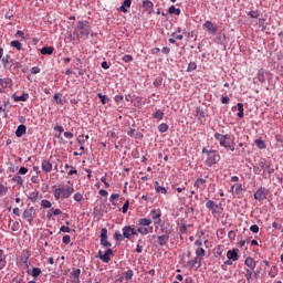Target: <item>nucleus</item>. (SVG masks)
<instances>
[{
	"mask_svg": "<svg viewBox=\"0 0 283 283\" xmlns=\"http://www.w3.org/2000/svg\"><path fill=\"white\" fill-rule=\"evenodd\" d=\"M202 154H207L206 165L207 167H213L220 163V155L216 150H207V148L202 149Z\"/></svg>",
	"mask_w": 283,
	"mask_h": 283,
	"instance_id": "f257e3e1",
	"label": "nucleus"
},
{
	"mask_svg": "<svg viewBox=\"0 0 283 283\" xmlns=\"http://www.w3.org/2000/svg\"><path fill=\"white\" fill-rule=\"evenodd\" d=\"M75 32H78L81 36H84L85 39H87L90 36V33L92 32V27L87 21H78L75 28Z\"/></svg>",
	"mask_w": 283,
	"mask_h": 283,
	"instance_id": "f03ea898",
	"label": "nucleus"
},
{
	"mask_svg": "<svg viewBox=\"0 0 283 283\" xmlns=\"http://www.w3.org/2000/svg\"><path fill=\"white\" fill-rule=\"evenodd\" d=\"M214 138L219 140L221 147H226L227 149H230V151H235V146L229 143V140H231L230 135H222L220 133H216Z\"/></svg>",
	"mask_w": 283,
	"mask_h": 283,
	"instance_id": "7ed1b4c3",
	"label": "nucleus"
},
{
	"mask_svg": "<svg viewBox=\"0 0 283 283\" xmlns=\"http://www.w3.org/2000/svg\"><path fill=\"white\" fill-rule=\"evenodd\" d=\"M123 235L127 240H132V235H138V231L134 226H126L123 228Z\"/></svg>",
	"mask_w": 283,
	"mask_h": 283,
	"instance_id": "20e7f679",
	"label": "nucleus"
},
{
	"mask_svg": "<svg viewBox=\"0 0 283 283\" xmlns=\"http://www.w3.org/2000/svg\"><path fill=\"white\" fill-rule=\"evenodd\" d=\"M196 258H195V260H192V261H190L189 262V264L191 265V266H196V264H200V262H202V258H203V255H205V249H202V248H197V250H196Z\"/></svg>",
	"mask_w": 283,
	"mask_h": 283,
	"instance_id": "39448f33",
	"label": "nucleus"
},
{
	"mask_svg": "<svg viewBox=\"0 0 283 283\" xmlns=\"http://www.w3.org/2000/svg\"><path fill=\"white\" fill-rule=\"evenodd\" d=\"M36 213V210L31 207L23 212L24 220H28L29 224H32V220H34V214Z\"/></svg>",
	"mask_w": 283,
	"mask_h": 283,
	"instance_id": "423d86ee",
	"label": "nucleus"
},
{
	"mask_svg": "<svg viewBox=\"0 0 283 283\" xmlns=\"http://www.w3.org/2000/svg\"><path fill=\"white\" fill-rule=\"evenodd\" d=\"M112 255H114V251L112 249L106 250L104 254L103 251H98V258L102 262H109Z\"/></svg>",
	"mask_w": 283,
	"mask_h": 283,
	"instance_id": "0eeeda50",
	"label": "nucleus"
},
{
	"mask_svg": "<svg viewBox=\"0 0 283 283\" xmlns=\"http://www.w3.org/2000/svg\"><path fill=\"white\" fill-rule=\"evenodd\" d=\"M60 190L62 192V198H70V196L74 193V187L72 186L62 187Z\"/></svg>",
	"mask_w": 283,
	"mask_h": 283,
	"instance_id": "6e6552de",
	"label": "nucleus"
},
{
	"mask_svg": "<svg viewBox=\"0 0 283 283\" xmlns=\"http://www.w3.org/2000/svg\"><path fill=\"white\" fill-rule=\"evenodd\" d=\"M10 87H12V80L10 78L0 80V92H6L4 90H8Z\"/></svg>",
	"mask_w": 283,
	"mask_h": 283,
	"instance_id": "1a4fd4ad",
	"label": "nucleus"
},
{
	"mask_svg": "<svg viewBox=\"0 0 283 283\" xmlns=\"http://www.w3.org/2000/svg\"><path fill=\"white\" fill-rule=\"evenodd\" d=\"M259 167L262 169V171H268V174H274L275 170L273 168H271V166L269 164H266L265 160H261L259 163Z\"/></svg>",
	"mask_w": 283,
	"mask_h": 283,
	"instance_id": "9d476101",
	"label": "nucleus"
},
{
	"mask_svg": "<svg viewBox=\"0 0 283 283\" xmlns=\"http://www.w3.org/2000/svg\"><path fill=\"white\" fill-rule=\"evenodd\" d=\"M228 260H232V262H238V249H232L227 252Z\"/></svg>",
	"mask_w": 283,
	"mask_h": 283,
	"instance_id": "9b49d317",
	"label": "nucleus"
},
{
	"mask_svg": "<svg viewBox=\"0 0 283 283\" xmlns=\"http://www.w3.org/2000/svg\"><path fill=\"white\" fill-rule=\"evenodd\" d=\"M151 219L155 220V224H160V210H151L150 211Z\"/></svg>",
	"mask_w": 283,
	"mask_h": 283,
	"instance_id": "f8f14e48",
	"label": "nucleus"
},
{
	"mask_svg": "<svg viewBox=\"0 0 283 283\" xmlns=\"http://www.w3.org/2000/svg\"><path fill=\"white\" fill-rule=\"evenodd\" d=\"M254 198L259 200V202H262V200H266V193L264 192V189H258V191L254 193Z\"/></svg>",
	"mask_w": 283,
	"mask_h": 283,
	"instance_id": "ddd939ff",
	"label": "nucleus"
},
{
	"mask_svg": "<svg viewBox=\"0 0 283 283\" xmlns=\"http://www.w3.org/2000/svg\"><path fill=\"white\" fill-rule=\"evenodd\" d=\"M203 28H207L208 31L212 34H216V32H218V27L213 25V22L211 21H206Z\"/></svg>",
	"mask_w": 283,
	"mask_h": 283,
	"instance_id": "4468645a",
	"label": "nucleus"
},
{
	"mask_svg": "<svg viewBox=\"0 0 283 283\" xmlns=\"http://www.w3.org/2000/svg\"><path fill=\"white\" fill-rule=\"evenodd\" d=\"M157 242L159 247H165V244L169 242V235L164 234V235L157 237Z\"/></svg>",
	"mask_w": 283,
	"mask_h": 283,
	"instance_id": "2eb2a0df",
	"label": "nucleus"
},
{
	"mask_svg": "<svg viewBox=\"0 0 283 283\" xmlns=\"http://www.w3.org/2000/svg\"><path fill=\"white\" fill-rule=\"evenodd\" d=\"M245 266H248L249 269H251V271L255 270V260H253V258L248 256L244 261Z\"/></svg>",
	"mask_w": 283,
	"mask_h": 283,
	"instance_id": "dca6fc26",
	"label": "nucleus"
},
{
	"mask_svg": "<svg viewBox=\"0 0 283 283\" xmlns=\"http://www.w3.org/2000/svg\"><path fill=\"white\" fill-rule=\"evenodd\" d=\"M42 170L45 174H50V171H52V164L48 160L42 161Z\"/></svg>",
	"mask_w": 283,
	"mask_h": 283,
	"instance_id": "f3484780",
	"label": "nucleus"
},
{
	"mask_svg": "<svg viewBox=\"0 0 283 283\" xmlns=\"http://www.w3.org/2000/svg\"><path fill=\"white\" fill-rule=\"evenodd\" d=\"M127 8H132V0H125L119 7V11L126 13Z\"/></svg>",
	"mask_w": 283,
	"mask_h": 283,
	"instance_id": "a211bd4d",
	"label": "nucleus"
},
{
	"mask_svg": "<svg viewBox=\"0 0 283 283\" xmlns=\"http://www.w3.org/2000/svg\"><path fill=\"white\" fill-rule=\"evenodd\" d=\"M25 132H27L25 125H19L17 130H15V136L18 138H21V136H23V134H25Z\"/></svg>",
	"mask_w": 283,
	"mask_h": 283,
	"instance_id": "6ab92c4d",
	"label": "nucleus"
},
{
	"mask_svg": "<svg viewBox=\"0 0 283 283\" xmlns=\"http://www.w3.org/2000/svg\"><path fill=\"white\" fill-rule=\"evenodd\" d=\"M266 74L268 73L263 69L259 70L258 78H259L260 83H266Z\"/></svg>",
	"mask_w": 283,
	"mask_h": 283,
	"instance_id": "aec40b11",
	"label": "nucleus"
},
{
	"mask_svg": "<svg viewBox=\"0 0 283 283\" xmlns=\"http://www.w3.org/2000/svg\"><path fill=\"white\" fill-rule=\"evenodd\" d=\"M206 207L213 213V211L218 209V203H216L214 201L208 200L206 203Z\"/></svg>",
	"mask_w": 283,
	"mask_h": 283,
	"instance_id": "412c9836",
	"label": "nucleus"
},
{
	"mask_svg": "<svg viewBox=\"0 0 283 283\" xmlns=\"http://www.w3.org/2000/svg\"><path fill=\"white\" fill-rule=\"evenodd\" d=\"M232 193L234 192L235 196H242V185H237L231 187Z\"/></svg>",
	"mask_w": 283,
	"mask_h": 283,
	"instance_id": "4be33fe9",
	"label": "nucleus"
},
{
	"mask_svg": "<svg viewBox=\"0 0 283 283\" xmlns=\"http://www.w3.org/2000/svg\"><path fill=\"white\" fill-rule=\"evenodd\" d=\"M6 254H3V250L0 249V271L6 269Z\"/></svg>",
	"mask_w": 283,
	"mask_h": 283,
	"instance_id": "5701e85b",
	"label": "nucleus"
},
{
	"mask_svg": "<svg viewBox=\"0 0 283 283\" xmlns=\"http://www.w3.org/2000/svg\"><path fill=\"white\" fill-rule=\"evenodd\" d=\"M237 109H238V116L239 118H244V104L238 103L237 104Z\"/></svg>",
	"mask_w": 283,
	"mask_h": 283,
	"instance_id": "b1692460",
	"label": "nucleus"
},
{
	"mask_svg": "<svg viewBox=\"0 0 283 283\" xmlns=\"http://www.w3.org/2000/svg\"><path fill=\"white\" fill-rule=\"evenodd\" d=\"M29 275H32V277H39L41 275V268H32V271L28 270Z\"/></svg>",
	"mask_w": 283,
	"mask_h": 283,
	"instance_id": "393cba45",
	"label": "nucleus"
},
{
	"mask_svg": "<svg viewBox=\"0 0 283 283\" xmlns=\"http://www.w3.org/2000/svg\"><path fill=\"white\" fill-rule=\"evenodd\" d=\"M61 213H63V211H61V209H54L52 208L48 214L46 218H52V216H61Z\"/></svg>",
	"mask_w": 283,
	"mask_h": 283,
	"instance_id": "a878e982",
	"label": "nucleus"
},
{
	"mask_svg": "<svg viewBox=\"0 0 283 283\" xmlns=\"http://www.w3.org/2000/svg\"><path fill=\"white\" fill-rule=\"evenodd\" d=\"M30 96L28 94H22V95H17V94H13V99L17 101V102H25L28 101Z\"/></svg>",
	"mask_w": 283,
	"mask_h": 283,
	"instance_id": "bb28decb",
	"label": "nucleus"
},
{
	"mask_svg": "<svg viewBox=\"0 0 283 283\" xmlns=\"http://www.w3.org/2000/svg\"><path fill=\"white\" fill-rule=\"evenodd\" d=\"M143 8L146 10H154V2H151L150 0H144L143 1Z\"/></svg>",
	"mask_w": 283,
	"mask_h": 283,
	"instance_id": "cd10ccee",
	"label": "nucleus"
},
{
	"mask_svg": "<svg viewBox=\"0 0 283 283\" xmlns=\"http://www.w3.org/2000/svg\"><path fill=\"white\" fill-rule=\"evenodd\" d=\"M90 140V135H80L78 137H77V143L80 144V145H85V143H87Z\"/></svg>",
	"mask_w": 283,
	"mask_h": 283,
	"instance_id": "c85d7f7f",
	"label": "nucleus"
},
{
	"mask_svg": "<svg viewBox=\"0 0 283 283\" xmlns=\"http://www.w3.org/2000/svg\"><path fill=\"white\" fill-rule=\"evenodd\" d=\"M54 53V48L52 46H44L41 49V54H53Z\"/></svg>",
	"mask_w": 283,
	"mask_h": 283,
	"instance_id": "c756f323",
	"label": "nucleus"
},
{
	"mask_svg": "<svg viewBox=\"0 0 283 283\" xmlns=\"http://www.w3.org/2000/svg\"><path fill=\"white\" fill-rule=\"evenodd\" d=\"M169 14H176L177 17H180V9L176 8V6H171L168 9Z\"/></svg>",
	"mask_w": 283,
	"mask_h": 283,
	"instance_id": "7c9ffc66",
	"label": "nucleus"
},
{
	"mask_svg": "<svg viewBox=\"0 0 283 283\" xmlns=\"http://www.w3.org/2000/svg\"><path fill=\"white\" fill-rule=\"evenodd\" d=\"M71 277L78 282V279L81 277V269L73 270V272L71 273Z\"/></svg>",
	"mask_w": 283,
	"mask_h": 283,
	"instance_id": "2f4dec72",
	"label": "nucleus"
},
{
	"mask_svg": "<svg viewBox=\"0 0 283 283\" xmlns=\"http://www.w3.org/2000/svg\"><path fill=\"white\" fill-rule=\"evenodd\" d=\"M139 224L140 227H149V224H151V219L142 218L139 219Z\"/></svg>",
	"mask_w": 283,
	"mask_h": 283,
	"instance_id": "473e14b6",
	"label": "nucleus"
},
{
	"mask_svg": "<svg viewBox=\"0 0 283 283\" xmlns=\"http://www.w3.org/2000/svg\"><path fill=\"white\" fill-rule=\"evenodd\" d=\"M155 185L157 193H167V189L165 187L159 186L158 181H156Z\"/></svg>",
	"mask_w": 283,
	"mask_h": 283,
	"instance_id": "72a5a7b5",
	"label": "nucleus"
},
{
	"mask_svg": "<svg viewBox=\"0 0 283 283\" xmlns=\"http://www.w3.org/2000/svg\"><path fill=\"white\" fill-rule=\"evenodd\" d=\"M153 117L157 118V120H163V118H165V113H163V111H156V113L153 114Z\"/></svg>",
	"mask_w": 283,
	"mask_h": 283,
	"instance_id": "f704fd0d",
	"label": "nucleus"
},
{
	"mask_svg": "<svg viewBox=\"0 0 283 283\" xmlns=\"http://www.w3.org/2000/svg\"><path fill=\"white\" fill-rule=\"evenodd\" d=\"M9 227H10V229L12 230V231H19V229H20V224H19V222L18 221H11L10 223H9Z\"/></svg>",
	"mask_w": 283,
	"mask_h": 283,
	"instance_id": "c9c22d12",
	"label": "nucleus"
},
{
	"mask_svg": "<svg viewBox=\"0 0 283 283\" xmlns=\"http://www.w3.org/2000/svg\"><path fill=\"white\" fill-rule=\"evenodd\" d=\"M11 48H15L17 50H21L23 48V45L21 44V42H19V40H13V41H11Z\"/></svg>",
	"mask_w": 283,
	"mask_h": 283,
	"instance_id": "e433bc0d",
	"label": "nucleus"
},
{
	"mask_svg": "<svg viewBox=\"0 0 283 283\" xmlns=\"http://www.w3.org/2000/svg\"><path fill=\"white\" fill-rule=\"evenodd\" d=\"M255 145L259 147V149H266V144L262 139H256Z\"/></svg>",
	"mask_w": 283,
	"mask_h": 283,
	"instance_id": "4c0bfd02",
	"label": "nucleus"
},
{
	"mask_svg": "<svg viewBox=\"0 0 283 283\" xmlns=\"http://www.w3.org/2000/svg\"><path fill=\"white\" fill-rule=\"evenodd\" d=\"M97 96L101 99V102L103 103V105H105L106 103H109V97H107V95H103V94L98 93Z\"/></svg>",
	"mask_w": 283,
	"mask_h": 283,
	"instance_id": "58836bf2",
	"label": "nucleus"
},
{
	"mask_svg": "<svg viewBox=\"0 0 283 283\" xmlns=\"http://www.w3.org/2000/svg\"><path fill=\"white\" fill-rule=\"evenodd\" d=\"M158 129H159V132H160V134H165V132H168V129H169V125H167V124H160L159 126H158Z\"/></svg>",
	"mask_w": 283,
	"mask_h": 283,
	"instance_id": "ea45409f",
	"label": "nucleus"
},
{
	"mask_svg": "<svg viewBox=\"0 0 283 283\" xmlns=\"http://www.w3.org/2000/svg\"><path fill=\"white\" fill-rule=\"evenodd\" d=\"M54 198H55V200H61V198H63V195L61 192V188H56L54 190Z\"/></svg>",
	"mask_w": 283,
	"mask_h": 283,
	"instance_id": "a19ab883",
	"label": "nucleus"
},
{
	"mask_svg": "<svg viewBox=\"0 0 283 283\" xmlns=\"http://www.w3.org/2000/svg\"><path fill=\"white\" fill-rule=\"evenodd\" d=\"M41 207H43V209H50L52 207V202L44 199L41 201Z\"/></svg>",
	"mask_w": 283,
	"mask_h": 283,
	"instance_id": "79ce46f5",
	"label": "nucleus"
},
{
	"mask_svg": "<svg viewBox=\"0 0 283 283\" xmlns=\"http://www.w3.org/2000/svg\"><path fill=\"white\" fill-rule=\"evenodd\" d=\"M251 277H253V270H247L245 271L247 282H251Z\"/></svg>",
	"mask_w": 283,
	"mask_h": 283,
	"instance_id": "37998d69",
	"label": "nucleus"
},
{
	"mask_svg": "<svg viewBox=\"0 0 283 283\" xmlns=\"http://www.w3.org/2000/svg\"><path fill=\"white\" fill-rule=\"evenodd\" d=\"M114 239L119 242H123L125 240V237L123 234H120L119 232H115Z\"/></svg>",
	"mask_w": 283,
	"mask_h": 283,
	"instance_id": "c03bdc74",
	"label": "nucleus"
},
{
	"mask_svg": "<svg viewBox=\"0 0 283 283\" xmlns=\"http://www.w3.org/2000/svg\"><path fill=\"white\" fill-rule=\"evenodd\" d=\"M137 233H140V235H147V233H149V230L147 228H138Z\"/></svg>",
	"mask_w": 283,
	"mask_h": 283,
	"instance_id": "a18cd8bd",
	"label": "nucleus"
},
{
	"mask_svg": "<svg viewBox=\"0 0 283 283\" xmlns=\"http://www.w3.org/2000/svg\"><path fill=\"white\" fill-rule=\"evenodd\" d=\"M205 182H207L206 179H197L196 182H195V187H202V185H205Z\"/></svg>",
	"mask_w": 283,
	"mask_h": 283,
	"instance_id": "49530a36",
	"label": "nucleus"
},
{
	"mask_svg": "<svg viewBox=\"0 0 283 283\" xmlns=\"http://www.w3.org/2000/svg\"><path fill=\"white\" fill-rule=\"evenodd\" d=\"M134 277V271L128 270L125 272V280H132Z\"/></svg>",
	"mask_w": 283,
	"mask_h": 283,
	"instance_id": "de8ad7c7",
	"label": "nucleus"
},
{
	"mask_svg": "<svg viewBox=\"0 0 283 283\" xmlns=\"http://www.w3.org/2000/svg\"><path fill=\"white\" fill-rule=\"evenodd\" d=\"M250 231H252V233H259L260 227H258V224H253L250 227Z\"/></svg>",
	"mask_w": 283,
	"mask_h": 283,
	"instance_id": "09e8293b",
	"label": "nucleus"
},
{
	"mask_svg": "<svg viewBox=\"0 0 283 283\" xmlns=\"http://www.w3.org/2000/svg\"><path fill=\"white\" fill-rule=\"evenodd\" d=\"M101 240H107V230L105 228L102 229Z\"/></svg>",
	"mask_w": 283,
	"mask_h": 283,
	"instance_id": "8fccbe9b",
	"label": "nucleus"
},
{
	"mask_svg": "<svg viewBox=\"0 0 283 283\" xmlns=\"http://www.w3.org/2000/svg\"><path fill=\"white\" fill-rule=\"evenodd\" d=\"M60 231H62V233H70L72 231V229H70V227H67V226H62Z\"/></svg>",
	"mask_w": 283,
	"mask_h": 283,
	"instance_id": "3c124183",
	"label": "nucleus"
},
{
	"mask_svg": "<svg viewBox=\"0 0 283 283\" xmlns=\"http://www.w3.org/2000/svg\"><path fill=\"white\" fill-rule=\"evenodd\" d=\"M62 241H63L64 244H70V242H72V239L70 238L69 234H66V235L63 237Z\"/></svg>",
	"mask_w": 283,
	"mask_h": 283,
	"instance_id": "603ef678",
	"label": "nucleus"
},
{
	"mask_svg": "<svg viewBox=\"0 0 283 283\" xmlns=\"http://www.w3.org/2000/svg\"><path fill=\"white\" fill-rule=\"evenodd\" d=\"M128 209H129V202L126 201V202L123 205V207H122L123 213H127Z\"/></svg>",
	"mask_w": 283,
	"mask_h": 283,
	"instance_id": "864d4df0",
	"label": "nucleus"
},
{
	"mask_svg": "<svg viewBox=\"0 0 283 283\" xmlns=\"http://www.w3.org/2000/svg\"><path fill=\"white\" fill-rule=\"evenodd\" d=\"M73 198L76 202H81V200H83V195L76 192Z\"/></svg>",
	"mask_w": 283,
	"mask_h": 283,
	"instance_id": "5fc2aeb1",
	"label": "nucleus"
},
{
	"mask_svg": "<svg viewBox=\"0 0 283 283\" xmlns=\"http://www.w3.org/2000/svg\"><path fill=\"white\" fill-rule=\"evenodd\" d=\"M13 180L18 182V185H23V178L21 176L13 177Z\"/></svg>",
	"mask_w": 283,
	"mask_h": 283,
	"instance_id": "6e6d98bb",
	"label": "nucleus"
},
{
	"mask_svg": "<svg viewBox=\"0 0 283 283\" xmlns=\"http://www.w3.org/2000/svg\"><path fill=\"white\" fill-rule=\"evenodd\" d=\"M123 61H125V63H129V62L134 61V57L132 55H124Z\"/></svg>",
	"mask_w": 283,
	"mask_h": 283,
	"instance_id": "4d7b16f0",
	"label": "nucleus"
},
{
	"mask_svg": "<svg viewBox=\"0 0 283 283\" xmlns=\"http://www.w3.org/2000/svg\"><path fill=\"white\" fill-rule=\"evenodd\" d=\"M102 247H112V243L107 241V239H101Z\"/></svg>",
	"mask_w": 283,
	"mask_h": 283,
	"instance_id": "13d9d810",
	"label": "nucleus"
},
{
	"mask_svg": "<svg viewBox=\"0 0 283 283\" xmlns=\"http://www.w3.org/2000/svg\"><path fill=\"white\" fill-rule=\"evenodd\" d=\"M55 132H59V136H61V134H63V132H65V129L63 128V126H55L54 127Z\"/></svg>",
	"mask_w": 283,
	"mask_h": 283,
	"instance_id": "bf43d9fd",
	"label": "nucleus"
},
{
	"mask_svg": "<svg viewBox=\"0 0 283 283\" xmlns=\"http://www.w3.org/2000/svg\"><path fill=\"white\" fill-rule=\"evenodd\" d=\"M19 174H20V176H25V174H28V168L21 167V168L19 169Z\"/></svg>",
	"mask_w": 283,
	"mask_h": 283,
	"instance_id": "052dcab7",
	"label": "nucleus"
},
{
	"mask_svg": "<svg viewBox=\"0 0 283 283\" xmlns=\"http://www.w3.org/2000/svg\"><path fill=\"white\" fill-rule=\"evenodd\" d=\"M8 192V187L0 184V196Z\"/></svg>",
	"mask_w": 283,
	"mask_h": 283,
	"instance_id": "680f3d73",
	"label": "nucleus"
},
{
	"mask_svg": "<svg viewBox=\"0 0 283 283\" xmlns=\"http://www.w3.org/2000/svg\"><path fill=\"white\" fill-rule=\"evenodd\" d=\"M53 98L54 101H56L57 105H61V103H63V99H61V96H59V94H55Z\"/></svg>",
	"mask_w": 283,
	"mask_h": 283,
	"instance_id": "e2e57ef3",
	"label": "nucleus"
},
{
	"mask_svg": "<svg viewBox=\"0 0 283 283\" xmlns=\"http://www.w3.org/2000/svg\"><path fill=\"white\" fill-rule=\"evenodd\" d=\"M265 20L264 19H259V25L262 28V30H266V25H264Z\"/></svg>",
	"mask_w": 283,
	"mask_h": 283,
	"instance_id": "0e129e2a",
	"label": "nucleus"
},
{
	"mask_svg": "<svg viewBox=\"0 0 283 283\" xmlns=\"http://www.w3.org/2000/svg\"><path fill=\"white\" fill-rule=\"evenodd\" d=\"M32 74H39V72H41V69H39V66H34L31 69Z\"/></svg>",
	"mask_w": 283,
	"mask_h": 283,
	"instance_id": "69168bd1",
	"label": "nucleus"
},
{
	"mask_svg": "<svg viewBox=\"0 0 283 283\" xmlns=\"http://www.w3.org/2000/svg\"><path fill=\"white\" fill-rule=\"evenodd\" d=\"M64 136H65L66 138H69V139L74 138V134H73V133H70V132H65V133H64Z\"/></svg>",
	"mask_w": 283,
	"mask_h": 283,
	"instance_id": "338daca9",
	"label": "nucleus"
},
{
	"mask_svg": "<svg viewBox=\"0 0 283 283\" xmlns=\"http://www.w3.org/2000/svg\"><path fill=\"white\" fill-rule=\"evenodd\" d=\"M250 17H251V19H258V13H256V11H250Z\"/></svg>",
	"mask_w": 283,
	"mask_h": 283,
	"instance_id": "774afa93",
	"label": "nucleus"
}]
</instances>
